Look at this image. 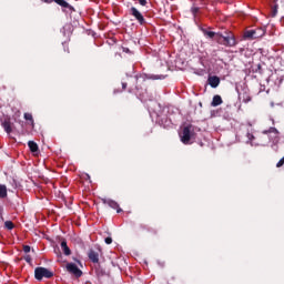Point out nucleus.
<instances>
[{
	"label": "nucleus",
	"mask_w": 284,
	"mask_h": 284,
	"mask_svg": "<svg viewBox=\"0 0 284 284\" xmlns=\"http://www.w3.org/2000/svg\"><path fill=\"white\" fill-rule=\"evenodd\" d=\"M203 34L209 39H214V41L219 42L221 45H227L229 48H233V45H236V40L232 34L223 36L221 33L207 30H203Z\"/></svg>",
	"instance_id": "obj_1"
},
{
	"label": "nucleus",
	"mask_w": 284,
	"mask_h": 284,
	"mask_svg": "<svg viewBox=\"0 0 284 284\" xmlns=\"http://www.w3.org/2000/svg\"><path fill=\"white\" fill-rule=\"evenodd\" d=\"M34 276L37 281H43V278H52L54 273L45 267H37L34 270Z\"/></svg>",
	"instance_id": "obj_2"
},
{
	"label": "nucleus",
	"mask_w": 284,
	"mask_h": 284,
	"mask_svg": "<svg viewBox=\"0 0 284 284\" xmlns=\"http://www.w3.org/2000/svg\"><path fill=\"white\" fill-rule=\"evenodd\" d=\"M180 139L184 145H189L190 141H192V126H184Z\"/></svg>",
	"instance_id": "obj_3"
},
{
	"label": "nucleus",
	"mask_w": 284,
	"mask_h": 284,
	"mask_svg": "<svg viewBox=\"0 0 284 284\" xmlns=\"http://www.w3.org/2000/svg\"><path fill=\"white\" fill-rule=\"evenodd\" d=\"M67 271L69 274H73L77 278H81V276H83V272L74 263H67Z\"/></svg>",
	"instance_id": "obj_4"
},
{
	"label": "nucleus",
	"mask_w": 284,
	"mask_h": 284,
	"mask_svg": "<svg viewBox=\"0 0 284 284\" xmlns=\"http://www.w3.org/2000/svg\"><path fill=\"white\" fill-rule=\"evenodd\" d=\"M265 34V31L263 29H256V30H248L245 32L244 37L246 39H261Z\"/></svg>",
	"instance_id": "obj_5"
},
{
	"label": "nucleus",
	"mask_w": 284,
	"mask_h": 284,
	"mask_svg": "<svg viewBox=\"0 0 284 284\" xmlns=\"http://www.w3.org/2000/svg\"><path fill=\"white\" fill-rule=\"evenodd\" d=\"M132 17H134V19H136V21L143 26V23H145V18H143V14L134 7L131 8L130 10Z\"/></svg>",
	"instance_id": "obj_6"
},
{
	"label": "nucleus",
	"mask_w": 284,
	"mask_h": 284,
	"mask_svg": "<svg viewBox=\"0 0 284 284\" xmlns=\"http://www.w3.org/2000/svg\"><path fill=\"white\" fill-rule=\"evenodd\" d=\"M239 99L242 103H250V101H252V95H250V91L247 89H244L243 92L239 94Z\"/></svg>",
	"instance_id": "obj_7"
},
{
	"label": "nucleus",
	"mask_w": 284,
	"mask_h": 284,
	"mask_svg": "<svg viewBox=\"0 0 284 284\" xmlns=\"http://www.w3.org/2000/svg\"><path fill=\"white\" fill-rule=\"evenodd\" d=\"M209 85H211V88H219L220 83H221V79L216 75H211L207 79Z\"/></svg>",
	"instance_id": "obj_8"
},
{
	"label": "nucleus",
	"mask_w": 284,
	"mask_h": 284,
	"mask_svg": "<svg viewBox=\"0 0 284 284\" xmlns=\"http://www.w3.org/2000/svg\"><path fill=\"white\" fill-rule=\"evenodd\" d=\"M104 203L112 207V210H116L118 214H121V212H123V210L121 207H119V203H116V201L113 200H105Z\"/></svg>",
	"instance_id": "obj_9"
},
{
	"label": "nucleus",
	"mask_w": 284,
	"mask_h": 284,
	"mask_svg": "<svg viewBox=\"0 0 284 284\" xmlns=\"http://www.w3.org/2000/svg\"><path fill=\"white\" fill-rule=\"evenodd\" d=\"M262 134H274L275 143H278V130L276 128H270V130H264Z\"/></svg>",
	"instance_id": "obj_10"
},
{
	"label": "nucleus",
	"mask_w": 284,
	"mask_h": 284,
	"mask_svg": "<svg viewBox=\"0 0 284 284\" xmlns=\"http://www.w3.org/2000/svg\"><path fill=\"white\" fill-rule=\"evenodd\" d=\"M2 128L4 129V131L7 132V134H10V132H12V123L10 122V119H6L2 122Z\"/></svg>",
	"instance_id": "obj_11"
},
{
	"label": "nucleus",
	"mask_w": 284,
	"mask_h": 284,
	"mask_svg": "<svg viewBox=\"0 0 284 284\" xmlns=\"http://www.w3.org/2000/svg\"><path fill=\"white\" fill-rule=\"evenodd\" d=\"M61 250L65 256H70V254H72V251H70V247L68 246V242L65 241L61 242Z\"/></svg>",
	"instance_id": "obj_12"
},
{
	"label": "nucleus",
	"mask_w": 284,
	"mask_h": 284,
	"mask_svg": "<svg viewBox=\"0 0 284 284\" xmlns=\"http://www.w3.org/2000/svg\"><path fill=\"white\" fill-rule=\"evenodd\" d=\"M89 258L92 261V263H99V253L91 251L89 253Z\"/></svg>",
	"instance_id": "obj_13"
},
{
	"label": "nucleus",
	"mask_w": 284,
	"mask_h": 284,
	"mask_svg": "<svg viewBox=\"0 0 284 284\" xmlns=\"http://www.w3.org/2000/svg\"><path fill=\"white\" fill-rule=\"evenodd\" d=\"M221 103H223V99H221V95H214L212 101L213 108L221 105Z\"/></svg>",
	"instance_id": "obj_14"
},
{
	"label": "nucleus",
	"mask_w": 284,
	"mask_h": 284,
	"mask_svg": "<svg viewBox=\"0 0 284 284\" xmlns=\"http://www.w3.org/2000/svg\"><path fill=\"white\" fill-rule=\"evenodd\" d=\"M28 146L31 152H39V145L34 141H29Z\"/></svg>",
	"instance_id": "obj_15"
},
{
	"label": "nucleus",
	"mask_w": 284,
	"mask_h": 284,
	"mask_svg": "<svg viewBox=\"0 0 284 284\" xmlns=\"http://www.w3.org/2000/svg\"><path fill=\"white\" fill-rule=\"evenodd\" d=\"M8 196V187L0 184V199H6Z\"/></svg>",
	"instance_id": "obj_16"
},
{
	"label": "nucleus",
	"mask_w": 284,
	"mask_h": 284,
	"mask_svg": "<svg viewBox=\"0 0 284 284\" xmlns=\"http://www.w3.org/2000/svg\"><path fill=\"white\" fill-rule=\"evenodd\" d=\"M55 3H58V6H61L62 8H69L70 10H72V6H70V3H68L65 0H53Z\"/></svg>",
	"instance_id": "obj_17"
},
{
	"label": "nucleus",
	"mask_w": 284,
	"mask_h": 284,
	"mask_svg": "<svg viewBox=\"0 0 284 284\" xmlns=\"http://www.w3.org/2000/svg\"><path fill=\"white\" fill-rule=\"evenodd\" d=\"M277 14H278V4H275L274 7L271 8L270 16L274 18Z\"/></svg>",
	"instance_id": "obj_18"
},
{
	"label": "nucleus",
	"mask_w": 284,
	"mask_h": 284,
	"mask_svg": "<svg viewBox=\"0 0 284 284\" xmlns=\"http://www.w3.org/2000/svg\"><path fill=\"white\" fill-rule=\"evenodd\" d=\"M26 121H30L32 128H34V119L32 118V113H24Z\"/></svg>",
	"instance_id": "obj_19"
},
{
	"label": "nucleus",
	"mask_w": 284,
	"mask_h": 284,
	"mask_svg": "<svg viewBox=\"0 0 284 284\" xmlns=\"http://www.w3.org/2000/svg\"><path fill=\"white\" fill-rule=\"evenodd\" d=\"M4 226L7 227V230H13L14 229V224L12 223V221L4 222Z\"/></svg>",
	"instance_id": "obj_20"
},
{
	"label": "nucleus",
	"mask_w": 284,
	"mask_h": 284,
	"mask_svg": "<svg viewBox=\"0 0 284 284\" xmlns=\"http://www.w3.org/2000/svg\"><path fill=\"white\" fill-rule=\"evenodd\" d=\"M284 165V156L277 162L276 168H283Z\"/></svg>",
	"instance_id": "obj_21"
},
{
	"label": "nucleus",
	"mask_w": 284,
	"mask_h": 284,
	"mask_svg": "<svg viewBox=\"0 0 284 284\" xmlns=\"http://www.w3.org/2000/svg\"><path fill=\"white\" fill-rule=\"evenodd\" d=\"M284 165V156L277 162L276 168H283Z\"/></svg>",
	"instance_id": "obj_22"
},
{
	"label": "nucleus",
	"mask_w": 284,
	"mask_h": 284,
	"mask_svg": "<svg viewBox=\"0 0 284 284\" xmlns=\"http://www.w3.org/2000/svg\"><path fill=\"white\" fill-rule=\"evenodd\" d=\"M284 165V156L277 162L276 168H283Z\"/></svg>",
	"instance_id": "obj_23"
},
{
	"label": "nucleus",
	"mask_w": 284,
	"mask_h": 284,
	"mask_svg": "<svg viewBox=\"0 0 284 284\" xmlns=\"http://www.w3.org/2000/svg\"><path fill=\"white\" fill-rule=\"evenodd\" d=\"M284 165V156L277 162L276 168H283Z\"/></svg>",
	"instance_id": "obj_24"
},
{
	"label": "nucleus",
	"mask_w": 284,
	"mask_h": 284,
	"mask_svg": "<svg viewBox=\"0 0 284 284\" xmlns=\"http://www.w3.org/2000/svg\"><path fill=\"white\" fill-rule=\"evenodd\" d=\"M246 136H247V143H250V141H254V135L251 134V133H246Z\"/></svg>",
	"instance_id": "obj_25"
},
{
	"label": "nucleus",
	"mask_w": 284,
	"mask_h": 284,
	"mask_svg": "<svg viewBox=\"0 0 284 284\" xmlns=\"http://www.w3.org/2000/svg\"><path fill=\"white\" fill-rule=\"evenodd\" d=\"M23 252H24V254H29V252H30V246L24 245V246H23Z\"/></svg>",
	"instance_id": "obj_26"
},
{
	"label": "nucleus",
	"mask_w": 284,
	"mask_h": 284,
	"mask_svg": "<svg viewBox=\"0 0 284 284\" xmlns=\"http://www.w3.org/2000/svg\"><path fill=\"white\" fill-rule=\"evenodd\" d=\"M105 243H106V245H111V243H112V237H105Z\"/></svg>",
	"instance_id": "obj_27"
},
{
	"label": "nucleus",
	"mask_w": 284,
	"mask_h": 284,
	"mask_svg": "<svg viewBox=\"0 0 284 284\" xmlns=\"http://www.w3.org/2000/svg\"><path fill=\"white\" fill-rule=\"evenodd\" d=\"M140 6H148V0H139Z\"/></svg>",
	"instance_id": "obj_28"
},
{
	"label": "nucleus",
	"mask_w": 284,
	"mask_h": 284,
	"mask_svg": "<svg viewBox=\"0 0 284 284\" xmlns=\"http://www.w3.org/2000/svg\"><path fill=\"white\" fill-rule=\"evenodd\" d=\"M24 261H26L27 263H31L32 257H30V255H27V256L24 257Z\"/></svg>",
	"instance_id": "obj_29"
},
{
	"label": "nucleus",
	"mask_w": 284,
	"mask_h": 284,
	"mask_svg": "<svg viewBox=\"0 0 284 284\" xmlns=\"http://www.w3.org/2000/svg\"><path fill=\"white\" fill-rule=\"evenodd\" d=\"M128 88V83L122 82V89L125 90Z\"/></svg>",
	"instance_id": "obj_30"
},
{
	"label": "nucleus",
	"mask_w": 284,
	"mask_h": 284,
	"mask_svg": "<svg viewBox=\"0 0 284 284\" xmlns=\"http://www.w3.org/2000/svg\"><path fill=\"white\" fill-rule=\"evenodd\" d=\"M42 1H44V3H52V1L54 0H42Z\"/></svg>",
	"instance_id": "obj_31"
},
{
	"label": "nucleus",
	"mask_w": 284,
	"mask_h": 284,
	"mask_svg": "<svg viewBox=\"0 0 284 284\" xmlns=\"http://www.w3.org/2000/svg\"><path fill=\"white\" fill-rule=\"evenodd\" d=\"M272 148H273V150H275V152H276V150H278V146H276V145H273Z\"/></svg>",
	"instance_id": "obj_32"
}]
</instances>
